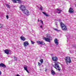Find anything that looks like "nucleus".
Wrapping results in <instances>:
<instances>
[{
    "mask_svg": "<svg viewBox=\"0 0 76 76\" xmlns=\"http://www.w3.org/2000/svg\"><path fill=\"white\" fill-rule=\"evenodd\" d=\"M19 7L21 10H22L23 12H24V13L25 15H29V11H28V10H25L26 9V8L25 6L20 4Z\"/></svg>",
    "mask_w": 76,
    "mask_h": 76,
    "instance_id": "f03ea898",
    "label": "nucleus"
},
{
    "mask_svg": "<svg viewBox=\"0 0 76 76\" xmlns=\"http://www.w3.org/2000/svg\"><path fill=\"white\" fill-rule=\"evenodd\" d=\"M14 59H15V61H16V60H17V58H16V57H14Z\"/></svg>",
    "mask_w": 76,
    "mask_h": 76,
    "instance_id": "bb28decb",
    "label": "nucleus"
},
{
    "mask_svg": "<svg viewBox=\"0 0 76 76\" xmlns=\"http://www.w3.org/2000/svg\"><path fill=\"white\" fill-rule=\"evenodd\" d=\"M49 37L48 36L47 37L48 38H46V37H44L43 38V39L45 40V41H46V42H50V38H51L52 37L50 36H49L50 35H49Z\"/></svg>",
    "mask_w": 76,
    "mask_h": 76,
    "instance_id": "39448f33",
    "label": "nucleus"
},
{
    "mask_svg": "<svg viewBox=\"0 0 76 76\" xmlns=\"http://www.w3.org/2000/svg\"><path fill=\"white\" fill-rule=\"evenodd\" d=\"M4 52L7 54H9V50H4Z\"/></svg>",
    "mask_w": 76,
    "mask_h": 76,
    "instance_id": "f8f14e48",
    "label": "nucleus"
},
{
    "mask_svg": "<svg viewBox=\"0 0 76 76\" xmlns=\"http://www.w3.org/2000/svg\"><path fill=\"white\" fill-rule=\"evenodd\" d=\"M14 3H20L22 2L21 0H12Z\"/></svg>",
    "mask_w": 76,
    "mask_h": 76,
    "instance_id": "0eeeda50",
    "label": "nucleus"
},
{
    "mask_svg": "<svg viewBox=\"0 0 76 76\" xmlns=\"http://www.w3.org/2000/svg\"><path fill=\"white\" fill-rule=\"evenodd\" d=\"M42 42L38 41H37V42L38 44H42Z\"/></svg>",
    "mask_w": 76,
    "mask_h": 76,
    "instance_id": "dca6fc26",
    "label": "nucleus"
},
{
    "mask_svg": "<svg viewBox=\"0 0 76 76\" xmlns=\"http://www.w3.org/2000/svg\"><path fill=\"white\" fill-rule=\"evenodd\" d=\"M3 67L4 68H6V66L5 64L3 63L0 64V67Z\"/></svg>",
    "mask_w": 76,
    "mask_h": 76,
    "instance_id": "1a4fd4ad",
    "label": "nucleus"
},
{
    "mask_svg": "<svg viewBox=\"0 0 76 76\" xmlns=\"http://www.w3.org/2000/svg\"><path fill=\"white\" fill-rule=\"evenodd\" d=\"M6 18H7V19H9V16L8 15H7L6 16Z\"/></svg>",
    "mask_w": 76,
    "mask_h": 76,
    "instance_id": "a878e982",
    "label": "nucleus"
},
{
    "mask_svg": "<svg viewBox=\"0 0 76 76\" xmlns=\"http://www.w3.org/2000/svg\"><path fill=\"white\" fill-rule=\"evenodd\" d=\"M39 19H38V22H39Z\"/></svg>",
    "mask_w": 76,
    "mask_h": 76,
    "instance_id": "72a5a7b5",
    "label": "nucleus"
},
{
    "mask_svg": "<svg viewBox=\"0 0 76 76\" xmlns=\"http://www.w3.org/2000/svg\"><path fill=\"white\" fill-rule=\"evenodd\" d=\"M42 24L43 25H44V23H43V21H42Z\"/></svg>",
    "mask_w": 76,
    "mask_h": 76,
    "instance_id": "7c9ffc66",
    "label": "nucleus"
},
{
    "mask_svg": "<svg viewBox=\"0 0 76 76\" xmlns=\"http://www.w3.org/2000/svg\"><path fill=\"white\" fill-rule=\"evenodd\" d=\"M51 74L53 75H56V72L55 71H54L53 70H52L51 71Z\"/></svg>",
    "mask_w": 76,
    "mask_h": 76,
    "instance_id": "ddd939ff",
    "label": "nucleus"
},
{
    "mask_svg": "<svg viewBox=\"0 0 76 76\" xmlns=\"http://www.w3.org/2000/svg\"><path fill=\"white\" fill-rule=\"evenodd\" d=\"M40 27L41 28H42V26L41 25L40 26Z\"/></svg>",
    "mask_w": 76,
    "mask_h": 76,
    "instance_id": "c756f323",
    "label": "nucleus"
},
{
    "mask_svg": "<svg viewBox=\"0 0 76 76\" xmlns=\"http://www.w3.org/2000/svg\"><path fill=\"white\" fill-rule=\"evenodd\" d=\"M43 60L42 59H41L39 61L41 62V63L42 64L43 63V62H44V61H43Z\"/></svg>",
    "mask_w": 76,
    "mask_h": 76,
    "instance_id": "f3484780",
    "label": "nucleus"
},
{
    "mask_svg": "<svg viewBox=\"0 0 76 76\" xmlns=\"http://www.w3.org/2000/svg\"><path fill=\"white\" fill-rule=\"evenodd\" d=\"M16 76H20V75H19L18 74H17L16 75Z\"/></svg>",
    "mask_w": 76,
    "mask_h": 76,
    "instance_id": "473e14b6",
    "label": "nucleus"
},
{
    "mask_svg": "<svg viewBox=\"0 0 76 76\" xmlns=\"http://www.w3.org/2000/svg\"><path fill=\"white\" fill-rule=\"evenodd\" d=\"M24 70H27V66H24Z\"/></svg>",
    "mask_w": 76,
    "mask_h": 76,
    "instance_id": "a211bd4d",
    "label": "nucleus"
},
{
    "mask_svg": "<svg viewBox=\"0 0 76 76\" xmlns=\"http://www.w3.org/2000/svg\"><path fill=\"white\" fill-rule=\"evenodd\" d=\"M28 45L29 43L27 41L25 42H23V45L25 47H27V46H28Z\"/></svg>",
    "mask_w": 76,
    "mask_h": 76,
    "instance_id": "6e6552de",
    "label": "nucleus"
},
{
    "mask_svg": "<svg viewBox=\"0 0 76 76\" xmlns=\"http://www.w3.org/2000/svg\"><path fill=\"white\" fill-rule=\"evenodd\" d=\"M3 27V24L0 23V28Z\"/></svg>",
    "mask_w": 76,
    "mask_h": 76,
    "instance_id": "aec40b11",
    "label": "nucleus"
},
{
    "mask_svg": "<svg viewBox=\"0 0 76 76\" xmlns=\"http://www.w3.org/2000/svg\"><path fill=\"white\" fill-rule=\"evenodd\" d=\"M42 6H41L40 8V10H42Z\"/></svg>",
    "mask_w": 76,
    "mask_h": 76,
    "instance_id": "393cba45",
    "label": "nucleus"
},
{
    "mask_svg": "<svg viewBox=\"0 0 76 76\" xmlns=\"http://www.w3.org/2000/svg\"><path fill=\"white\" fill-rule=\"evenodd\" d=\"M45 72H46L47 71V69H45Z\"/></svg>",
    "mask_w": 76,
    "mask_h": 76,
    "instance_id": "c85d7f7f",
    "label": "nucleus"
},
{
    "mask_svg": "<svg viewBox=\"0 0 76 76\" xmlns=\"http://www.w3.org/2000/svg\"><path fill=\"white\" fill-rule=\"evenodd\" d=\"M31 42L32 44H34L35 43L34 42V41H31Z\"/></svg>",
    "mask_w": 76,
    "mask_h": 76,
    "instance_id": "412c9836",
    "label": "nucleus"
},
{
    "mask_svg": "<svg viewBox=\"0 0 76 76\" xmlns=\"http://www.w3.org/2000/svg\"><path fill=\"white\" fill-rule=\"evenodd\" d=\"M53 29L54 30H55V31H58V30L56 28H53Z\"/></svg>",
    "mask_w": 76,
    "mask_h": 76,
    "instance_id": "4be33fe9",
    "label": "nucleus"
},
{
    "mask_svg": "<svg viewBox=\"0 0 76 76\" xmlns=\"http://www.w3.org/2000/svg\"><path fill=\"white\" fill-rule=\"evenodd\" d=\"M56 9L57 10V13L59 14V13H61V10H60L58 9Z\"/></svg>",
    "mask_w": 76,
    "mask_h": 76,
    "instance_id": "4468645a",
    "label": "nucleus"
},
{
    "mask_svg": "<svg viewBox=\"0 0 76 76\" xmlns=\"http://www.w3.org/2000/svg\"><path fill=\"white\" fill-rule=\"evenodd\" d=\"M42 23V22H41L40 23Z\"/></svg>",
    "mask_w": 76,
    "mask_h": 76,
    "instance_id": "c9c22d12",
    "label": "nucleus"
},
{
    "mask_svg": "<svg viewBox=\"0 0 76 76\" xmlns=\"http://www.w3.org/2000/svg\"><path fill=\"white\" fill-rule=\"evenodd\" d=\"M40 21H41V22H42V20H40Z\"/></svg>",
    "mask_w": 76,
    "mask_h": 76,
    "instance_id": "f704fd0d",
    "label": "nucleus"
},
{
    "mask_svg": "<svg viewBox=\"0 0 76 76\" xmlns=\"http://www.w3.org/2000/svg\"><path fill=\"white\" fill-rule=\"evenodd\" d=\"M42 45H45V43L44 42L42 41Z\"/></svg>",
    "mask_w": 76,
    "mask_h": 76,
    "instance_id": "5701e85b",
    "label": "nucleus"
},
{
    "mask_svg": "<svg viewBox=\"0 0 76 76\" xmlns=\"http://www.w3.org/2000/svg\"><path fill=\"white\" fill-rule=\"evenodd\" d=\"M38 65L39 66H40L41 65V64L40 63H39V62H38Z\"/></svg>",
    "mask_w": 76,
    "mask_h": 76,
    "instance_id": "b1692460",
    "label": "nucleus"
},
{
    "mask_svg": "<svg viewBox=\"0 0 76 76\" xmlns=\"http://www.w3.org/2000/svg\"><path fill=\"white\" fill-rule=\"evenodd\" d=\"M20 38L22 40V41H25L26 40V38H25V37L23 36H21V37H20Z\"/></svg>",
    "mask_w": 76,
    "mask_h": 76,
    "instance_id": "9b49d317",
    "label": "nucleus"
},
{
    "mask_svg": "<svg viewBox=\"0 0 76 76\" xmlns=\"http://www.w3.org/2000/svg\"><path fill=\"white\" fill-rule=\"evenodd\" d=\"M62 29L63 31H66L67 30V27L66 26V25L64 24V23L61 22L60 23Z\"/></svg>",
    "mask_w": 76,
    "mask_h": 76,
    "instance_id": "7ed1b4c3",
    "label": "nucleus"
},
{
    "mask_svg": "<svg viewBox=\"0 0 76 76\" xmlns=\"http://www.w3.org/2000/svg\"><path fill=\"white\" fill-rule=\"evenodd\" d=\"M68 12L70 13H72L74 12V9L72 8H70Z\"/></svg>",
    "mask_w": 76,
    "mask_h": 76,
    "instance_id": "423d86ee",
    "label": "nucleus"
},
{
    "mask_svg": "<svg viewBox=\"0 0 76 76\" xmlns=\"http://www.w3.org/2000/svg\"><path fill=\"white\" fill-rule=\"evenodd\" d=\"M54 41L55 44L56 45H58V40L56 38L55 39Z\"/></svg>",
    "mask_w": 76,
    "mask_h": 76,
    "instance_id": "9d476101",
    "label": "nucleus"
},
{
    "mask_svg": "<svg viewBox=\"0 0 76 76\" xmlns=\"http://www.w3.org/2000/svg\"><path fill=\"white\" fill-rule=\"evenodd\" d=\"M0 75H1V72L0 71Z\"/></svg>",
    "mask_w": 76,
    "mask_h": 76,
    "instance_id": "2f4dec72",
    "label": "nucleus"
},
{
    "mask_svg": "<svg viewBox=\"0 0 76 76\" xmlns=\"http://www.w3.org/2000/svg\"><path fill=\"white\" fill-rule=\"evenodd\" d=\"M6 6H7V7L8 8H10V5H9L8 4H6Z\"/></svg>",
    "mask_w": 76,
    "mask_h": 76,
    "instance_id": "6ab92c4d",
    "label": "nucleus"
},
{
    "mask_svg": "<svg viewBox=\"0 0 76 76\" xmlns=\"http://www.w3.org/2000/svg\"><path fill=\"white\" fill-rule=\"evenodd\" d=\"M65 60L67 65H68V63H72L71 58L70 57L66 56L65 58Z\"/></svg>",
    "mask_w": 76,
    "mask_h": 76,
    "instance_id": "20e7f679",
    "label": "nucleus"
},
{
    "mask_svg": "<svg viewBox=\"0 0 76 76\" xmlns=\"http://www.w3.org/2000/svg\"><path fill=\"white\" fill-rule=\"evenodd\" d=\"M52 59L53 61H55L53 62V63H55V64L54 65V64H53V66L56 70H58L59 71H60V70H61V69L58 65L59 63L57 61V60H58L57 57L56 56H53L52 57Z\"/></svg>",
    "mask_w": 76,
    "mask_h": 76,
    "instance_id": "f257e3e1",
    "label": "nucleus"
},
{
    "mask_svg": "<svg viewBox=\"0 0 76 76\" xmlns=\"http://www.w3.org/2000/svg\"><path fill=\"white\" fill-rule=\"evenodd\" d=\"M42 13L44 14V15H45L46 16H49L47 14V13L45 12H42Z\"/></svg>",
    "mask_w": 76,
    "mask_h": 76,
    "instance_id": "2eb2a0df",
    "label": "nucleus"
},
{
    "mask_svg": "<svg viewBox=\"0 0 76 76\" xmlns=\"http://www.w3.org/2000/svg\"><path fill=\"white\" fill-rule=\"evenodd\" d=\"M26 72H27V73H29V71H28V69H27V70H26Z\"/></svg>",
    "mask_w": 76,
    "mask_h": 76,
    "instance_id": "cd10ccee",
    "label": "nucleus"
}]
</instances>
